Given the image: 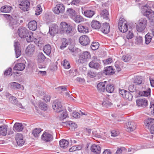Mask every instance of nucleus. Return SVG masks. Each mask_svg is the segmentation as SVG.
<instances>
[{
    "mask_svg": "<svg viewBox=\"0 0 154 154\" xmlns=\"http://www.w3.org/2000/svg\"><path fill=\"white\" fill-rule=\"evenodd\" d=\"M91 25L92 28L95 29H99L101 26L100 23L96 20L93 21L91 23Z\"/></svg>",
    "mask_w": 154,
    "mask_h": 154,
    "instance_id": "33",
    "label": "nucleus"
},
{
    "mask_svg": "<svg viewBox=\"0 0 154 154\" xmlns=\"http://www.w3.org/2000/svg\"><path fill=\"white\" fill-rule=\"evenodd\" d=\"M95 13L94 11L91 10H88L85 11L84 12L85 15L89 18L91 17L95 14Z\"/></svg>",
    "mask_w": 154,
    "mask_h": 154,
    "instance_id": "40",
    "label": "nucleus"
},
{
    "mask_svg": "<svg viewBox=\"0 0 154 154\" xmlns=\"http://www.w3.org/2000/svg\"><path fill=\"white\" fill-rule=\"evenodd\" d=\"M23 127L22 124L20 123H16L13 126L14 130L17 132H20L22 131Z\"/></svg>",
    "mask_w": 154,
    "mask_h": 154,
    "instance_id": "23",
    "label": "nucleus"
},
{
    "mask_svg": "<svg viewBox=\"0 0 154 154\" xmlns=\"http://www.w3.org/2000/svg\"><path fill=\"white\" fill-rule=\"evenodd\" d=\"M136 103L138 106L145 107L147 105V101L145 98L139 99L137 100Z\"/></svg>",
    "mask_w": 154,
    "mask_h": 154,
    "instance_id": "18",
    "label": "nucleus"
},
{
    "mask_svg": "<svg viewBox=\"0 0 154 154\" xmlns=\"http://www.w3.org/2000/svg\"><path fill=\"white\" fill-rule=\"evenodd\" d=\"M10 85L14 89H20L22 88L23 86L20 84L16 82H12L10 83Z\"/></svg>",
    "mask_w": 154,
    "mask_h": 154,
    "instance_id": "41",
    "label": "nucleus"
},
{
    "mask_svg": "<svg viewBox=\"0 0 154 154\" xmlns=\"http://www.w3.org/2000/svg\"><path fill=\"white\" fill-rule=\"evenodd\" d=\"M147 23V20L146 18H142L138 21L136 26L137 31L142 32L145 29Z\"/></svg>",
    "mask_w": 154,
    "mask_h": 154,
    "instance_id": "2",
    "label": "nucleus"
},
{
    "mask_svg": "<svg viewBox=\"0 0 154 154\" xmlns=\"http://www.w3.org/2000/svg\"><path fill=\"white\" fill-rule=\"evenodd\" d=\"M91 56L89 52L85 51L79 55L78 61L81 63H83L86 59L90 58Z\"/></svg>",
    "mask_w": 154,
    "mask_h": 154,
    "instance_id": "9",
    "label": "nucleus"
},
{
    "mask_svg": "<svg viewBox=\"0 0 154 154\" xmlns=\"http://www.w3.org/2000/svg\"><path fill=\"white\" fill-rule=\"evenodd\" d=\"M67 11L69 13L70 17L76 22L77 21V16L76 15V12L75 11L70 8L68 9Z\"/></svg>",
    "mask_w": 154,
    "mask_h": 154,
    "instance_id": "24",
    "label": "nucleus"
},
{
    "mask_svg": "<svg viewBox=\"0 0 154 154\" xmlns=\"http://www.w3.org/2000/svg\"><path fill=\"white\" fill-rule=\"evenodd\" d=\"M151 90L149 88H147L139 92V95L141 96L148 97L150 94Z\"/></svg>",
    "mask_w": 154,
    "mask_h": 154,
    "instance_id": "25",
    "label": "nucleus"
},
{
    "mask_svg": "<svg viewBox=\"0 0 154 154\" xmlns=\"http://www.w3.org/2000/svg\"><path fill=\"white\" fill-rule=\"evenodd\" d=\"M41 132V130L40 128H35L33 131L32 134L35 137H37L38 136L39 134Z\"/></svg>",
    "mask_w": 154,
    "mask_h": 154,
    "instance_id": "48",
    "label": "nucleus"
},
{
    "mask_svg": "<svg viewBox=\"0 0 154 154\" xmlns=\"http://www.w3.org/2000/svg\"><path fill=\"white\" fill-rule=\"evenodd\" d=\"M57 26L56 25L50 26L49 27V33L51 35L54 36V35L57 33Z\"/></svg>",
    "mask_w": 154,
    "mask_h": 154,
    "instance_id": "30",
    "label": "nucleus"
},
{
    "mask_svg": "<svg viewBox=\"0 0 154 154\" xmlns=\"http://www.w3.org/2000/svg\"><path fill=\"white\" fill-rule=\"evenodd\" d=\"M143 15L148 18L150 22L154 23V12L153 11L151 10H146L144 12Z\"/></svg>",
    "mask_w": 154,
    "mask_h": 154,
    "instance_id": "10",
    "label": "nucleus"
},
{
    "mask_svg": "<svg viewBox=\"0 0 154 154\" xmlns=\"http://www.w3.org/2000/svg\"><path fill=\"white\" fill-rule=\"evenodd\" d=\"M45 57L42 53H39L37 57V60L39 63L43 62L45 59Z\"/></svg>",
    "mask_w": 154,
    "mask_h": 154,
    "instance_id": "39",
    "label": "nucleus"
},
{
    "mask_svg": "<svg viewBox=\"0 0 154 154\" xmlns=\"http://www.w3.org/2000/svg\"><path fill=\"white\" fill-rule=\"evenodd\" d=\"M88 75L91 78H93L96 76L97 74L93 71H90L88 73Z\"/></svg>",
    "mask_w": 154,
    "mask_h": 154,
    "instance_id": "56",
    "label": "nucleus"
},
{
    "mask_svg": "<svg viewBox=\"0 0 154 154\" xmlns=\"http://www.w3.org/2000/svg\"><path fill=\"white\" fill-rule=\"evenodd\" d=\"M25 65L24 64L20 63L17 64L14 68V69L15 70H23L25 68Z\"/></svg>",
    "mask_w": 154,
    "mask_h": 154,
    "instance_id": "28",
    "label": "nucleus"
},
{
    "mask_svg": "<svg viewBox=\"0 0 154 154\" xmlns=\"http://www.w3.org/2000/svg\"><path fill=\"white\" fill-rule=\"evenodd\" d=\"M4 15L9 21V26L11 28L13 29L20 24L18 22L19 20L15 16L13 18L10 15L8 14H5Z\"/></svg>",
    "mask_w": 154,
    "mask_h": 154,
    "instance_id": "1",
    "label": "nucleus"
},
{
    "mask_svg": "<svg viewBox=\"0 0 154 154\" xmlns=\"http://www.w3.org/2000/svg\"><path fill=\"white\" fill-rule=\"evenodd\" d=\"M18 33L19 36L21 38H26L27 41V38L28 37H30L32 35L33 33L26 29L25 28H20L18 30Z\"/></svg>",
    "mask_w": 154,
    "mask_h": 154,
    "instance_id": "3",
    "label": "nucleus"
},
{
    "mask_svg": "<svg viewBox=\"0 0 154 154\" xmlns=\"http://www.w3.org/2000/svg\"><path fill=\"white\" fill-rule=\"evenodd\" d=\"M154 123V119L152 118H147L144 121L145 125L148 128Z\"/></svg>",
    "mask_w": 154,
    "mask_h": 154,
    "instance_id": "29",
    "label": "nucleus"
},
{
    "mask_svg": "<svg viewBox=\"0 0 154 154\" xmlns=\"http://www.w3.org/2000/svg\"><path fill=\"white\" fill-rule=\"evenodd\" d=\"M40 108L43 110H46L47 109V105L43 102L39 103Z\"/></svg>",
    "mask_w": 154,
    "mask_h": 154,
    "instance_id": "54",
    "label": "nucleus"
},
{
    "mask_svg": "<svg viewBox=\"0 0 154 154\" xmlns=\"http://www.w3.org/2000/svg\"><path fill=\"white\" fill-rule=\"evenodd\" d=\"M112 62V59L111 58L103 60V63L106 65L109 64Z\"/></svg>",
    "mask_w": 154,
    "mask_h": 154,
    "instance_id": "57",
    "label": "nucleus"
},
{
    "mask_svg": "<svg viewBox=\"0 0 154 154\" xmlns=\"http://www.w3.org/2000/svg\"><path fill=\"white\" fill-rule=\"evenodd\" d=\"M35 11L36 12L35 14L36 15H38L40 14V12L42 11V9L40 5H38L37 6Z\"/></svg>",
    "mask_w": 154,
    "mask_h": 154,
    "instance_id": "55",
    "label": "nucleus"
},
{
    "mask_svg": "<svg viewBox=\"0 0 154 154\" xmlns=\"http://www.w3.org/2000/svg\"><path fill=\"white\" fill-rule=\"evenodd\" d=\"M136 90V88L133 85H131L129 86L128 87V90L130 92H134Z\"/></svg>",
    "mask_w": 154,
    "mask_h": 154,
    "instance_id": "59",
    "label": "nucleus"
},
{
    "mask_svg": "<svg viewBox=\"0 0 154 154\" xmlns=\"http://www.w3.org/2000/svg\"><path fill=\"white\" fill-rule=\"evenodd\" d=\"M68 45V42L67 39L63 38L62 40V43L60 46V48L61 49H63Z\"/></svg>",
    "mask_w": 154,
    "mask_h": 154,
    "instance_id": "45",
    "label": "nucleus"
},
{
    "mask_svg": "<svg viewBox=\"0 0 154 154\" xmlns=\"http://www.w3.org/2000/svg\"><path fill=\"white\" fill-rule=\"evenodd\" d=\"M152 37L150 35V33H148L145 36V42L147 44H149L151 41Z\"/></svg>",
    "mask_w": 154,
    "mask_h": 154,
    "instance_id": "46",
    "label": "nucleus"
},
{
    "mask_svg": "<svg viewBox=\"0 0 154 154\" xmlns=\"http://www.w3.org/2000/svg\"><path fill=\"white\" fill-rule=\"evenodd\" d=\"M83 146V143L79 140V142H78V150H81Z\"/></svg>",
    "mask_w": 154,
    "mask_h": 154,
    "instance_id": "60",
    "label": "nucleus"
},
{
    "mask_svg": "<svg viewBox=\"0 0 154 154\" xmlns=\"http://www.w3.org/2000/svg\"><path fill=\"white\" fill-rule=\"evenodd\" d=\"M89 66L91 68H93L96 69H98L100 68V65L97 63L95 62L92 61L89 63Z\"/></svg>",
    "mask_w": 154,
    "mask_h": 154,
    "instance_id": "31",
    "label": "nucleus"
},
{
    "mask_svg": "<svg viewBox=\"0 0 154 154\" xmlns=\"http://www.w3.org/2000/svg\"><path fill=\"white\" fill-rule=\"evenodd\" d=\"M100 15L101 17L107 20L109 19L108 11L106 9L101 10L100 12Z\"/></svg>",
    "mask_w": 154,
    "mask_h": 154,
    "instance_id": "27",
    "label": "nucleus"
},
{
    "mask_svg": "<svg viewBox=\"0 0 154 154\" xmlns=\"http://www.w3.org/2000/svg\"><path fill=\"white\" fill-rule=\"evenodd\" d=\"M9 99L11 103L16 105L20 108H23L21 104L17 101V98L16 97H11Z\"/></svg>",
    "mask_w": 154,
    "mask_h": 154,
    "instance_id": "26",
    "label": "nucleus"
},
{
    "mask_svg": "<svg viewBox=\"0 0 154 154\" xmlns=\"http://www.w3.org/2000/svg\"><path fill=\"white\" fill-rule=\"evenodd\" d=\"M127 130L128 132L132 131L136 128V124L134 122H128L126 123Z\"/></svg>",
    "mask_w": 154,
    "mask_h": 154,
    "instance_id": "16",
    "label": "nucleus"
},
{
    "mask_svg": "<svg viewBox=\"0 0 154 154\" xmlns=\"http://www.w3.org/2000/svg\"><path fill=\"white\" fill-rule=\"evenodd\" d=\"M52 107L55 112L59 113L63 111L61 101L59 100H55L52 104Z\"/></svg>",
    "mask_w": 154,
    "mask_h": 154,
    "instance_id": "5",
    "label": "nucleus"
},
{
    "mask_svg": "<svg viewBox=\"0 0 154 154\" xmlns=\"http://www.w3.org/2000/svg\"><path fill=\"white\" fill-rule=\"evenodd\" d=\"M62 112H63L59 116L60 119L61 120L66 119L67 116V114L66 110H63Z\"/></svg>",
    "mask_w": 154,
    "mask_h": 154,
    "instance_id": "51",
    "label": "nucleus"
},
{
    "mask_svg": "<svg viewBox=\"0 0 154 154\" xmlns=\"http://www.w3.org/2000/svg\"><path fill=\"white\" fill-rule=\"evenodd\" d=\"M110 26L108 23H103L101 26V30L102 32L107 34L109 32Z\"/></svg>",
    "mask_w": 154,
    "mask_h": 154,
    "instance_id": "19",
    "label": "nucleus"
},
{
    "mask_svg": "<svg viewBox=\"0 0 154 154\" xmlns=\"http://www.w3.org/2000/svg\"><path fill=\"white\" fill-rule=\"evenodd\" d=\"M61 125H69V129L72 131H75L77 127V125L76 123L72 121H68L66 122H62L61 123Z\"/></svg>",
    "mask_w": 154,
    "mask_h": 154,
    "instance_id": "14",
    "label": "nucleus"
},
{
    "mask_svg": "<svg viewBox=\"0 0 154 154\" xmlns=\"http://www.w3.org/2000/svg\"><path fill=\"white\" fill-rule=\"evenodd\" d=\"M15 140L17 144L20 146H22L24 143L23 135L20 133H17L16 134Z\"/></svg>",
    "mask_w": 154,
    "mask_h": 154,
    "instance_id": "13",
    "label": "nucleus"
},
{
    "mask_svg": "<svg viewBox=\"0 0 154 154\" xmlns=\"http://www.w3.org/2000/svg\"><path fill=\"white\" fill-rule=\"evenodd\" d=\"M142 78L141 76H137L134 77V82L137 84H140L142 82Z\"/></svg>",
    "mask_w": 154,
    "mask_h": 154,
    "instance_id": "44",
    "label": "nucleus"
},
{
    "mask_svg": "<svg viewBox=\"0 0 154 154\" xmlns=\"http://www.w3.org/2000/svg\"><path fill=\"white\" fill-rule=\"evenodd\" d=\"M105 74L106 75H111L115 73L114 69H113L112 66H109L107 67L104 70Z\"/></svg>",
    "mask_w": 154,
    "mask_h": 154,
    "instance_id": "32",
    "label": "nucleus"
},
{
    "mask_svg": "<svg viewBox=\"0 0 154 154\" xmlns=\"http://www.w3.org/2000/svg\"><path fill=\"white\" fill-rule=\"evenodd\" d=\"M79 41L80 44L83 46L87 45L90 43V39L86 35L81 36L79 38Z\"/></svg>",
    "mask_w": 154,
    "mask_h": 154,
    "instance_id": "12",
    "label": "nucleus"
},
{
    "mask_svg": "<svg viewBox=\"0 0 154 154\" xmlns=\"http://www.w3.org/2000/svg\"><path fill=\"white\" fill-rule=\"evenodd\" d=\"M112 104V103L107 100L104 101L102 103V105L106 107H108Z\"/></svg>",
    "mask_w": 154,
    "mask_h": 154,
    "instance_id": "58",
    "label": "nucleus"
},
{
    "mask_svg": "<svg viewBox=\"0 0 154 154\" xmlns=\"http://www.w3.org/2000/svg\"><path fill=\"white\" fill-rule=\"evenodd\" d=\"M137 42L138 44L141 43L143 41L142 37L140 36L137 37L136 39Z\"/></svg>",
    "mask_w": 154,
    "mask_h": 154,
    "instance_id": "64",
    "label": "nucleus"
},
{
    "mask_svg": "<svg viewBox=\"0 0 154 154\" xmlns=\"http://www.w3.org/2000/svg\"><path fill=\"white\" fill-rule=\"evenodd\" d=\"M35 50V46L32 44L29 45L25 50L26 55L29 57L32 56L34 53Z\"/></svg>",
    "mask_w": 154,
    "mask_h": 154,
    "instance_id": "8",
    "label": "nucleus"
},
{
    "mask_svg": "<svg viewBox=\"0 0 154 154\" xmlns=\"http://www.w3.org/2000/svg\"><path fill=\"white\" fill-rule=\"evenodd\" d=\"M99 47V43L98 42H93L91 46V48L93 50L97 49Z\"/></svg>",
    "mask_w": 154,
    "mask_h": 154,
    "instance_id": "52",
    "label": "nucleus"
},
{
    "mask_svg": "<svg viewBox=\"0 0 154 154\" xmlns=\"http://www.w3.org/2000/svg\"><path fill=\"white\" fill-rule=\"evenodd\" d=\"M12 69L11 68H8L5 71L4 73V75H10Z\"/></svg>",
    "mask_w": 154,
    "mask_h": 154,
    "instance_id": "61",
    "label": "nucleus"
},
{
    "mask_svg": "<svg viewBox=\"0 0 154 154\" xmlns=\"http://www.w3.org/2000/svg\"><path fill=\"white\" fill-rule=\"evenodd\" d=\"M27 41L28 42H33L36 45L39 44V40L33 37V35L31 36L30 37H28L27 38Z\"/></svg>",
    "mask_w": 154,
    "mask_h": 154,
    "instance_id": "38",
    "label": "nucleus"
},
{
    "mask_svg": "<svg viewBox=\"0 0 154 154\" xmlns=\"http://www.w3.org/2000/svg\"><path fill=\"white\" fill-rule=\"evenodd\" d=\"M134 36V34L133 32L129 31L128 34L127 35V38L128 39H131Z\"/></svg>",
    "mask_w": 154,
    "mask_h": 154,
    "instance_id": "63",
    "label": "nucleus"
},
{
    "mask_svg": "<svg viewBox=\"0 0 154 154\" xmlns=\"http://www.w3.org/2000/svg\"><path fill=\"white\" fill-rule=\"evenodd\" d=\"M43 50L47 55H48L51 52V47L49 45H46L44 47Z\"/></svg>",
    "mask_w": 154,
    "mask_h": 154,
    "instance_id": "37",
    "label": "nucleus"
},
{
    "mask_svg": "<svg viewBox=\"0 0 154 154\" xmlns=\"http://www.w3.org/2000/svg\"><path fill=\"white\" fill-rule=\"evenodd\" d=\"M65 10L63 5L61 4H58L53 8V11L56 14H59L60 13H63Z\"/></svg>",
    "mask_w": 154,
    "mask_h": 154,
    "instance_id": "11",
    "label": "nucleus"
},
{
    "mask_svg": "<svg viewBox=\"0 0 154 154\" xmlns=\"http://www.w3.org/2000/svg\"><path fill=\"white\" fill-rule=\"evenodd\" d=\"M19 5L20 9L24 11L29 10L30 2L29 0H19Z\"/></svg>",
    "mask_w": 154,
    "mask_h": 154,
    "instance_id": "6",
    "label": "nucleus"
},
{
    "mask_svg": "<svg viewBox=\"0 0 154 154\" xmlns=\"http://www.w3.org/2000/svg\"><path fill=\"white\" fill-rule=\"evenodd\" d=\"M14 47L17 58H18L21 55V50L19 46L20 44L18 42H16L14 43Z\"/></svg>",
    "mask_w": 154,
    "mask_h": 154,
    "instance_id": "17",
    "label": "nucleus"
},
{
    "mask_svg": "<svg viewBox=\"0 0 154 154\" xmlns=\"http://www.w3.org/2000/svg\"><path fill=\"white\" fill-rule=\"evenodd\" d=\"M56 89H57L59 90H61L63 91H66L67 90L66 86H60L56 88Z\"/></svg>",
    "mask_w": 154,
    "mask_h": 154,
    "instance_id": "62",
    "label": "nucleus"
},
{
    "mask_svg": "<svg viewBox=\"0 0 154 154\" xmlns=\"http://www.w3.org/2000/svg\"><path fill=\"white\" fill-rule=\"evenodd\" d=\"M127 22L124 19H120L118 23V27L120 31L122 32H125L128 29V26L127 24Z\"/></svg>",
    "mask_w": 154,
    "mask_h": 154,
    "instance_id": "4",
    "label": "nucleus"
},
{
    "mask_svg": "<svg viewBox=\"0 0 154 154\" xmlns=\"http://www.w3.org/2000/svg\"><path fill=\"white\" fill-rule=\"evenodd\" d=\"M123 97L126 100H131L133 98V96L129 92L127 91L124 95V96H123Z\"/></svg>",
    "mask_w": 154,
    "mask_h": 154,
    "instance_id": "47",
    "label": "nucleus"
},
{
    "mask_svg": "<svg viewBox=\"0 0 154 154\" xmlns=\"http://www.w3.org/2000/svg\"><path fill=\"white\" fill-rule=\"evenodd\" d=\"M70 27V24H68L65 22H62L61 23L60 25V32L63 30V29L67 28Z\"/></svg>",
    "mask_w": 154,
    "mask_h": 154,
    "instance_id": "42",
    "label": "nucleus"
},
{
    "mask_svg": "<svg viewBox=\"0 0 154 154\" xmlns=\"http://www.w3.org/2000/svg\"><path fill=\"white\" fill-rule=\"evenodd\" d=\"M67 28L63 29V30L61 32L62 33H65L66 34L70 33L71 32L72 30V27L70 25V27Z\"/></svg>",
    "mask_w": 154,
    "mask_h": 154,
    "instance_id": "53",
    "label": "nucleus"
},
{
    "mask_svg": "<svg viewBox=\"0 0 154 154\" xmlns=\"http://www.w3.org/2000/svg\"><path fill=\"white\" fill-rule=\"evenodd\" d=\"M114 88L113 85H112L108 84L106 86V91L108 93H112L114 91Z\"/></svg>",
    "mask_w": 154,
    "mask_h": 154,
    "instance_id": "43",
    "label": "nucleus"
},
{
    "mask_svg": "<svg viewBox=\"0 0 154 154\" xmlns=\"http://www.w3.org/2000/svg\"><path fill=\"white\" fill-rule=\"evenodd\" d=\"M69 144V142L66 140L62 139L60 141V145L63 148H66Z\"/></svg>",
    "mask_w": 154,
    "mask_h": 154,
    "instance_id": "35",
    "label": "nucleus"
},
{
    "mask_svg": "<svg viewBox=\"0 0 154 154\" xmlns=\"http://www.w3.org/2000/svg\"><path fill=\"white\" fill-rule=\"evenodd\" d=\"M42 140L45 142H49L53 140L52 135L48 131H45L41 136Z\"/></svg>",
    "mask_w": 154,
    "mask_h": 154,
    "instance_id": "7",
    "label": "nucleus"
},
{
    "mask_svg": "<svg viewBox=\"0 0 154 154\" xmlns=\"http://www.w3.org/2000/svg\"><path fill=\"white\" fill-rule=\"evenodd\" d=\"M91 149L94 154H100L101 151V147L99 145L93 144L91 146Z\"/></svg>",
    "mask_w": 154,
    "mask_h": 154,
    "instance_id": "21",
    "label": "nucleus"
},
{
    "mask_svg": "<svg viewBox=\"0 0 154 154\" xmlns=\"http://www.w3.org/2000/svg\"><path fill=\"white\" fill-rule=\"evenodd\" d=\"M12 9V7L8 5H5L2 6L1 8V11L2 12L8 13Z\"/></svg>",
    "mask_w": 154,
    "mask_h": 154,
    "instance_id": "36",
    "label": "nucleus"
},
{
    "mask_svg": "<svg viewBox=\"0 0 154 154\" xmlns=\"http://www.w3.org/2000/svg\"><path fill=\"white\" fill-rule=\"evenodd\" d=\"M131 58V56L127 54L123 55L122 57V60L125 62H128L130 61Z\"/></svg>",
    "mask_w": 154,
    "mask_h": 154,
    "instance_id": "50",
    "label": "nucleus"
},
{
    "mask_svg": "<svg viewBox=\"0 0 154 154\" xmlns=\"http://www.w3.org/2000/svg\"><path fill=\"white\" fill-rule=\"evenodd\" d=\"M107 82H101L98 83L97 85V89L99 92L102 93L105 92L106 90L105 85Z\"/></svg>",
    "mask_w": 154,
    "mask_h": 154,
    "instance_id": "15",
    "label": "nucleus"
},
{
    "mask_svg": "<svg viewBox=\"0 0 154 154\" xmlns=\"http://www.w3.org/2000/svg\"><path fill=\"white\" fill-rule=\"evenodd\" d=\"M28 27L29 29L31 30H36L37 27L36 22L35 20L30 21L28 24Z\"/></svg>",
    "mask_w": 154,
    "mask_h": 154,
    "instance_id": "22",
    "label": "nucleus"
},
{
    "mask_svg": "<svg viewBox=\"0 0 154 154\" xmlns=\"http://www.w3.org/2000/svg\"><path fill=\"white\" fill-rule=\"evenodd\" d=\"M63 65L64 68L66 69H68L70 67V64L69 62L66 60H64L61 63Z\"/></svg>",
    "mask_w": 154,
    "mask_h": 154,
    "instance_id": "49",
    "label": "nucleus"
},
{
    "mask_svg": "<svg viewBox=\"0 0 154 154\" xmlns=\"http://www.w3.org/2000/svg\"><path fill=\"white\" fill-rule=\"evenodd\" d=\"M78 30L79 32L82 33H86L88 32V29L81 25H78Z\"/></svg>",
    "mask_w": 154,
    "mask_h": 154,
    "instance_id": "34",
    "label": "nucleus"
},
{
    "mask_svg": "<svg viewBox=\"0 0 154 154\" xmlns=\"http://www.w3.org/2000/svg\"><path fill=\"white\" fill-rule=\"evenodd\" d=\"M7 125L3 124L0 126V136H5L6 135L8 131Z\"/></svg>",
    "mask_w": 154,
    "mask_h": 154,
    "instance_id": "20",
    "label": "nucleus"
}]
</instances>
